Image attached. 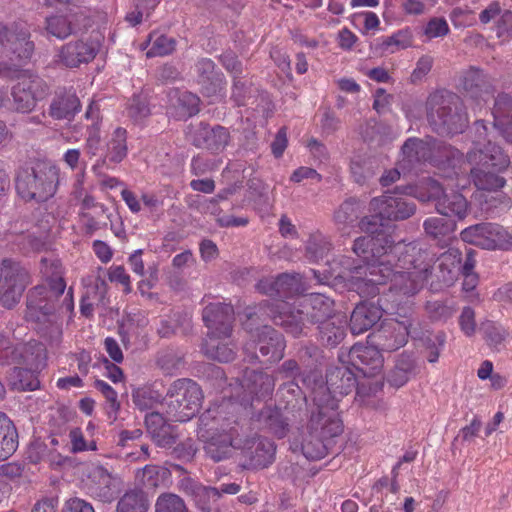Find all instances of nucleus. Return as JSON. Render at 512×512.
I'll list each match as a JSON object with an SVG mask.
<instances>
[{
  "label": "nucleus",
  "mask_w": 512,
  "mask_h": 512,
  "mask_svg": "<svg viewBox=\"0 0 512 512\" xmlns=\"http://www.w3.org/2000/svg\"><path fill=\"white\" fill-rule=\"evenodd\" d=\"M358 237L353 244L354 253L366 263L353 269L341 268L349 264V258L341 256L328 269L312 270L314 277L325 283L330 279L341 280L350 291L361 297H374L380 293V286L391 282V291L403 294H416L423 287L431 273L432 259L417 242H395L384 229Z\"/></svg>",
  "instance_id": "obj_1"
},
{
  "label": "nucleus",
  "mask_w": 512,
  "mask_h": 512,
  "mask_svg": "<svg viewBox=\"0 0 512 512\" xmlns=\"http://www.w3.org/2000/svg\"><path fill=\"white\" fill-rule=\"evenodd\" d=\"M198 439L205 456L213 462L232 457L235 450L247 449L253 441L246 435V420L239 417L231 402H221L207 409L200 417Z\"/></svg>",
  "instance_id": "obj_2"
},
{
  "label": "nucleus",
  "mask_w": 512,
  "mask_h": 512,
  "mask_svg": "<svg viewBox=\"0 0 512 512\" xmlns=\"http://www.w3.org/2000/svg\"><path fill=\"white\" fill-rule=\"evenodd\" d=\"M40 273L45 284L34 287V331L45 342L52 343L62 336L57 305L66 289V282L61 261L54 257L43 258Z\"/></svg>",
  "instance_id": "obj_3"
},
{
  "label": "nucleus",
  "mask_w": 512,
  "mask_h": 512,
  "mask_svg": "<svg viewBox=\"0 0 512 512\" xmlns=\"http://www.w3.org/2000/svg\"><path fill=\"white\" fill-rule=\"evenodd\" d=\"M474 130V148L467 153L466 161L461 157L456 166L467 168L468 177L477 189L497 191L506 181L495 172H501L509 166V156L488 138V128L483 120L475 121Z\"/></svg>",
  "instance_id": "obj_4"
},
{
  "label": "nucleus",
  "mask_w": 512,
  "mask_h": 512,
  "mask_svg": "<svg viewBox=\"0 0 512 512\" xmlns=\"http://www.w3.org/2000/svg\"><path fill=\"white\" fill-rule=\"evenodd\" d=\"M260 309L265 310L274 324L281 326L286 333L294 337L303 334L306 327L305 318L319 326L336 317L334 301L322 293H312L306 296L297 305L287 301H278L275 304H263Z\"/></svg>",
  "instance_id": "obj_5"
},
{
  "label": "nucleus",
  "mask_w": 512,
  "mask_h": 512,
  "mask_svg": "<svg viewBox=\"0 0 512 512\" xmlns=\"http://www.w3.org/2000/svg\"><path fill=\"white\" fill-rule=\"evenodd\" d=\"M319 403V410L313 409L302 441V452L309 460L324 458L335 437L343 432V422L333 399Z\"/></svg>",
  "instance_id": "obj_6"
},
{
  "label": "nucleus",
  "mask_w": 512,
  "mask_h": 512,
  "mask_svg": "<svg viewBox=\"0 0 512 512\" xmlns=\"http://www.w3.org/2000/svg\"><path fill=\"white\" fill-rule=\"evenodd\" d=\"M443 183L429 179L426 182L429 191V200L435 201V207L438 213L446 217H454L457 220H463L469 213V203L467 199L459 192L470 184L468 170L466 167H457L454 164L449 169H444Z\"/></svg>",
  "instance_id": "obj_7"
},
{
  "label": "nucleus",
  "mask_w": 512,
  "mask_h": 512,
  "mask_svg": "<svg viewBox=\"0 0 512 512\" xmlns=\"http://www.w3.org/2000/svg\"><path fill=\"white\" fill-rule=\"evenodd\" d=\"M462 153L433 138L426 140L408 138L401 149V159L398 165L403 174L416 171L422 164L429 162L435 166L444 165L449 169L459 162Z\"/></svg>",
  "instance_id": "obj_8"
},
{
  "label": "nucleus",
  "mask_w": 512,
  "mask_h": 512,
  "mask_svg": "<svg viewBox=\"0 0 512 512\" xmlns=\"http://www.w3.org/2000/svg\"><path fill=\"white\" fill-rule=\"evenodd\" d=\"M427 118L438 134H457L469 119L460 97L449 91H436L427 99Z\"/></svg>",
  "instance_id": "obj_9"
},
{
  "label": "nucleus",
  "mask_w": 512,
  "mask_h": 512,
  "mask_svg": "<svg viewBox=\"0 0 512 512\" xmlns=\"http://www.w3.org/2000/svg\"><path fill=\"white\" fill-rule=\"evenodd\" d=\"M31 47L26 43L25 48L13 51L9 62L0 64V76L20 80L12 87V99L14 108L21 113L30 112L32 101L31 75L28 68L30 64Z\"/></svg>",
  "instance_id": "obj_10"
},
{
  "label": "nucleus",
  "mask_w": 512,
  "mask_h": 512,
  "mask_svg": "<svg viewBox=\"0 0 512 512\" xmlns=\"http://www.w3.org/2000/svg\"><path fill=\"white\" fill-rule=\"evenodd\" d=\"M371 216L363 217L359 227L363 232L375 233L384 229L383 220L401 221L410 218L416 211L413 201L394 194H383L369 203Z\"/></svg>",
  "instance_id": "obj_11"
},
{
  "label": "nucleus",
  "mask_w": 512,
  "mask_h": 512,
  "mask_svg": "<svg viewBox=\"0 0 512 512\" xmlns=\"http://www.w3.org/2000/svg\"><path fill=\"white\" fill-rule=\"evenodd\" d=\"M415 294H403L391 291L383 292L377 303L361 302L352 311L350 317V330L354 335H360L372 328L382 317L383 313H393L403 302L404 298Z\"/></svg>",
  "instance_id": "obj_12"
},
{
  "label": "nucleus",
  "mask_w": 512,
  "mask_h": 512,
  "mask_svg": "<svg viewBox=\"0 0 512 512\" xmlns=\"http://www.w3.org/2000/svg\"><path fill=\"white\" fill-rule=\"evenodd\" d=\"M167 414L176 422H187L199 412L203 393L193 380L183 378L173 382L168 391Z\"/></svg>",
  "instance_id": "obj_13"
},
{
  "label": "nucleus",
  "mask_w": 512,
  "mask_h": 512,
  "mask_svg": "<svg viewBox=\"0 0 512 512\" xmlns=\"http://www.w3.org/2000/svg\"><path fill=\"white\" fill-rule=\"evenodd\" d=\"M275 388V379L272 375L256 370L245 369L241 380H236L233 394L228 400L237 407V414L240 410H247L252 406L254 400H262L270 397Z\"/></svg>",
  "instance_id": "obj_14"
},
{
  "label": "nucleus",
  "mask_w": 512,
  "mask_h": 512,
  "mask_svg": "<svg viewBox=\"0 0 512 512\" xmlns=\"http://www.w3.org/2000/svg\"><path fill=\"white\" fill-rule=\"evenodd\" d=\"M354 389L359 393V382L355 372L345 365L332 367L326 373V384H316L312 390L314 408L319 410V403L325 404L328 402L327 399H333L338 406L339 397L350 394Z\"/></svg>",
  "instance_id": "obj_15"
},
{
  "label": "nucleus",
  "mask_w": 512,
  "mask_h": 512,
  "mask_svg": "<svg viewBox=\"0 0 512 512\" xmlns=\"http://www.w3.org/2000/svg\"><path fill=\"white\" fill-rule=\"evenodd\" d=\"M256 288L260 293L278 299L267 300L259 303L257 306V312L247 314L248 319H252L253 315L257 314H259L260 317L271 319L265 310L260 309L263 304L268 303L269 305H272L278 301H285L284 299L291 298L305 291L303 277L299 273H282L277 277L263 278L257 283Z\"/></svg>",
  "instance_id": "obj_16"
},
{
  "label": "nucleus",
  "mask_w": 512,
  "mask_h": 512,
  "mask_svg": "<svg viewBox=\"0 0 512 512\" xmlns=\"http://www.w3.org/2000/svg\"><path fill=\"white\" fill-rule=\"evenodd\" d=\"M29 281V271L19 262L3 259L0 262V304L8 309L15 307L21 301Z\"/></svg>",
  "instance_id": "obj_17"
},
{
  "label": "nucleus",
  "mask_w": 512,
  "mask_h": 512,
  "mask_svg": "<svg viewBox=\"0 0 512 512\" xmlns=\"http://www.w3.org/2000/svg\"><path fill=\"white\" fill-rule=\"evenodd\" d=\"M460 237L465 243L482 249H512V235L497 223L483 222L471 225L461 231Z\"/></svg>",
  "instance_id": "obj_18"
},
{
  "label": "nucleus",
  "mask_w": 512,
  "mask_h": 512,
  "mask_svg": "<svg viewBox=\"0 0 512 512\" xmlns=\"http://www.w3.org/2000/svg\"><path fill=\"white\" fill-rule=\"evenodd\" d=\"M250 334L253 339L244 345V352L251 360L258 359L256 349L266 362H278L284 357L286 341L273 327L263 325L257 328L255 333L250 330Z\"/></svg>",
  "instance_id": "obj_19"
},
{
  "label": "nucleus",
  "mask_w": 512,
  "mask_h": 512,
  "mask_svg": "<svg viewBox=\"0 0 512 512\" xmlns=\"http://www.w3.org/2000/svg\"><path fill=\"white\" fill-rule=\"evenodd\" d=\"M459 89L473 110H481L495 93L493 79L475 66H470L461 73Z\"/></svg>",
  "instance_id": "obj_20"
},
{
  "label": "nucleus",
  "mask_w": 512,
  "mask_h": 512,
  "mask_svg": "<svg viewBox=\"0 0 512 512\" xmlns=\"http://www.w3.org/2000/svg\"><path fill=\"white\" fill-rule=\"evenodd\" d=\"M411 327L412 321L409 318L401 321L385 320L379 328L368 335L367 342L376 345L381 351H396L407 343L410 335L413 337Z\"/></svg>",
  "instance_id": "obj_21"
},
{
  "label": "nucleus",
  "mask_w": 512,
  "mask_h": 512,
  "mask_svg": "<svg viewBox=\"0 0 512 512\" xmlns=\"http://www.w3.org/2000/svg\"><path fill=\"white\" fill-rule=\"evenodd\" d=\"M83 485L89 496L104 503L112 502L118 491L117 479L100 465L88 468Z\"/></svg>",
  "instance_id": "obj_22"
},
{
  "label": "nucleus",
  "mask_w": 512,
  "mask_h": 512,
  "mask_svg": "<svg viewBox=\"0 0 512 512\" xmlns=\"http://www.w3.org/2000/svg\"><path fill=\"white\" fill-rule=\"evenodd\" d=\"M189 138L193 146L213 154L224 151L231 141L228 128L221 125L211 126L204 122L191 129Z\"/></svg>",
  "instance_id": "obj_23"
},
{
  "label": "nucleus",
  "mask_w": 512,
  "mask_h": 512,
  "mask_svg": "<svg viewBox=\"0 0 512 512\" xmlns=\"http://www.w3.org/2000/svg\"><path fill=\"white\" fill-rule=\"evenodd\" d=\"M31 356L32 347L29 341L18 344L11 350V363L13 364V368L9 374V383L13 389L18 391L31 390Z\"/></svg>",
  "instance_id": "obj_24"
},
{
  "label": "nucleus",
  "mask_w": 512,
  "mask_h": 512,
  "mask_svg": "<svg viewBox=\"0 0 512 512\" xmlns=\"http://www.w3.org/2000/svg\"><path fill=\"white\" fill-rule=\"evenodd\" d=\"M60 168L49 159L34 162V200L47 201L52 198L59 185Z\"/></svg>",
  "instance_id": "obj_25"
},
{
  "label": "nucleus",
  "mask_w": 512,
  "mask_h": 512,
  "mask_svg": "<svg viewBox=\"0 0 512 512\" xmlns=\"http://www.w3.org/2000/svg\"><path fill=\"white\" fill-rule=\"evenodd\" d=\"M349 360L358 373L367 378L378 375L383 368L381 350L368 342L366 345H353L349 351Z\"/></svg>",
  "instance_id": "obj_26"
},
{
  "label": "nucleus",
  "mask_w": 512,
  "mask_h": 512,
  "mask_svg": "<svg viewBox=\"0 0 512 512\" xmlns=\"http://www.w3.org/2000/svg\"><path fill=\"white\" fill-rule=\"evenodd\" d=\"M202 319L208 328V336H231L234 321V309L231 304L217 302L206 305Z\"/></svg>",
  "instance_id": "obj_27"
},
{
  "label": "nucleus",
  "mask_w": 512,
  "mask_h": 512,
  "mask_svg": "<svg viewBox=\"0 0 512 512\" xmlns=\"http://www.w3.org/2000/svg\"><path fill=\"white\" fill-rule=\"evenodd\" d=\"M98 53V45L89 40L78 39L62 45L57 54V62L67 68H78L93 61Z\"/></svg>",
  "instance_id": "obj_28"
},
{
  "label": "nucleus",
  "mask_w": 512,
  "mask_h": 512,
  "mask_svg": "<svg viewBox=\"0 0 512 512\" xmlns=\"http://www.w3.org/2000/svg\"><path fill=\"white\" fill-rule=\"evenodd\" d=\"M246 435L253 441V444L247 449H240V451L249 458L250 466L255 469H263L271 465L275 459V444L267 438H260L256 433H252L251 423L248 422H246Z\"/></svg>",
  "instance_id": "obj_29"
},
{
  "label": "nucleus",
  "mask_w": 512,
  "mask_h": 512,
  "mask_svg": "<svg viewBox=\"0 0 512 512\" xmlns=\"http://www.w3.org/2000/svg\"><path fill=\"white\" fill-rule=\"evenodd\" d=\"M147 432L154 443L161 448H171L178 439L177 427L170 424L162 414L151 412L145 416Z\"/></svg>",
  "instance_id": "obj_30"
},
{
  "label": "nucleus",
  "mask_w": 512,
  "mask_h": 512,
  "mask_svg": "<svg viewBox=\"0 0 512 512\" xmlns=\"http://www.w3.org/2000/svg\"><path fill=\"white\" fill-rule=\"evenodd\" d=\"M83 15L80 12H68L63 15H53L46 18L47 33L59 40H64L80 30Z\"/></svg>",
  "instance_id": "obj_31"
},
{
  "label": "nucleus",
  "mask_w": 512,
  "mask_h": 512,
  "mask_svg": "<svg viewBox=\"0 0 512 512\" xmlns=\"http://www.w3.org/2000/svg\"><path fill=\"white\" fill-rule=\"evenodd\" d=\"M494 129L512 143V98L506 93L499 94L492 110Z\"/></svg>",
  "instance_id": "obj_32"
},
{
  "label": "nucleus",
  "mask_w": 512,
  "mask_h": 512,
  "mask_svg": "<svg viewBox=\"0 0 512 512\" xmlns=\"http://www.w3.org/2000/svg\"><path fill=\"white\" fill-rule=\"evenodd\" d=\"M168 99L170 108L174 110L171 114L179 118L186 119L199 112L200 99L189 91L170 90Z\"/></svg>",
  "instance_id": "obj_33"
},
{
  "label": "nucleus",
  "mask_w": 512,
  "mask_h": 512,
  "mask_svg": "<svg viewBox=\"0 0 512 512\" xmlns=\"http://www.w3.org/2000/svg\"><path fill=\"white\" fill-rule=\"evenodd\" d=\"M255 421L259 428L267 429L277 438L285 437L288 432V417L282 413L281 408L264 407Z\"/></svg>",
  "instance_id": "obj_34"
},
{
  "label": "nucleus",
  "mask_w": 512,
  "mask_h": 512,
  "mask_svg": "<svg viewBox=\"0 0 512 512\" xmlns=\"http://www.w3.org/2000/svg\"><path fill=\"white\" fill-rule=\"evenodd\" d=\"M108 286L104 279L97 277L93 286L89 287L80 300V313L92 318L94 308L106 304Z\"/></svg>",
  "instance_id": "obj_35"
},
{
  "label": "nucleus",
  "mask_w": 512,
  "mask_h": 512,
  "mask_svg": "<svg viewBox=\"0 0 512 512\" xmlns=\"http://www.w3.org/2000/svg\"><path fill=\"white\" fill-rule=\"evenodd\" d=\"M19 446L18 432L13 421L0 412V462L9 459Z\"/></svg>",
  "instance_id": "obj_36"
},
{
  "label": "nucleus",
  "mask_w": 512,
  "mask_h": 512,
  "mask_svg": "<svg viewBox=\"0 0 512 512\" xmlns=\"http://www.w3.org/2000/svg\"><path fill=\"white\" fill-rule=\"evenodd\" d=\"M81 103L75 92L65 91L51 103L49 114L54 119H71L80 111Z\"/></svg>",
  "instance_id": "obj_37"
},
{
  "label": "nucleus",
  "mask_w": 512,
  "mask_h": 512,
  "mask_svg": "<svg viewBox=\"0 0 512 512\" xmlns=\"http://www.w3.org/2000/svg\"><path fill=\"white\" fill-rule=\"evenodd\" d=\"M346 324V317L338 315L318 326L322 343L330 347L341 343L346 335Z\"/></svg>",
  "instance_id": "obj_38"
},
{
  "label": "nucleus",
  "mask_w": 512,
  "mask_h": 512,
  "mask_svg": "<svg viewBox=\"0 0 512 512\" xmlns=\"http://www.w3.org/2000/svg\"><path fill=\"white\" fill-rule=\"evenodd\" d=\"M128 132L125 128L117 127L113 130L106 143V158L115 164L121 163L128 154Z\"/></svg>",
  "instance_id": "obj_39"
},
{
  "label": "nucleus",
  "mask_w": 512,
  "mask_h": 512,
  "mask_svg": "<svg viewBox=\"0 0 512 512\" xmlns=\"http://www.w3.org/2000/svg\"><path fill=\"white\" fill-rule=\"evenodd\" d=\"M461 261L462 253L455 248L448 249L438 257V269L444 283L449 284L456 279L460 271Z\"/></svg>",
  "instance_id": "obj_40"
},
{
  "label": "nucleus",
  "mask_w": 512,
  "mask_h": 512,
  "mask_svg": "<svg viewBox=\"0 0 512 512\" xmlns=\"http://www.w3.org/2000/svg\"><path fill=\"white\" fill-rule=\"evenodd\" d=\"M229 337L221 336H208V339L203 345V350L208 358L217 360L219 362H229L235 357V350L224 343L223 340Z\"/></svg>",
  "instance_id": "obj_41"
},
{
  "label": "nucleus",
  "mask_w": 512,
  "mask_h": 512,
  "mask_svg": "<svg viewBox=\"0 0 512 512\" xmlns=\"http://www.w3.org/2000/svg\"><path fill=\"white\" fill-rule=\"evenodd\" d=\"M479 331L486 344L496 351H499L504 346V342L509 337V331L505 327L491 320L482 322Z\"/></svg>",
  "instance_id": "obj_42"
},
{
  "label": "nucleus",
  "mask_w": 512,
  "mask_h": 512,
  "mask_svg": "<svg viewBox=\"0 0 512 512\" xmlns=\"http://www.w3.org/2000/svg\"><path fill=\"white\" fill-rule=\"evenodd\" d=\"M149 500L141 489H131L119 499L117 503V512H147Z\"/></svg>",
  "instance_id": "obj_43"
},
{
  "label": "nucleus",
  "mask_w": 512,
  "mask_h": 512,
  "mask_svg": "<svg viewBox=\"0 0 512 512\" xmlns=\"http://www.w3.org/2000/svg\"><path fill=\"white\" fill-rule=\"evenodd\" d=\"M147 47H149L146 52L148 58L162 57L171 54L175 50L176 41L174 38L153 31L149 34L145 43V48Z\"/></svg>",
  "instance_id": "obj_44"
},
{
  "label": "nucleus",
  "mask_w": 512,
  "mask_h": 512,
  "mask_svg": "<svg viewBox=\"0 0 512 512\" xmlns=\"http://www.w3.org/2000/svg\"><path fill=\"white\" fill-rule=\"evenodd\" d=\"M332 249L330 240L321 232L310 234L306 243V257L309 261L318 263L326 258Z\"/></svg>",
  "instance_id": "obj_45"
},
{
  "label": "nucleus",
  "mask_w": 512,
  "mask_h": 512,
  "mask_svg": "<svg viewBox=\"0 0 512 512\" xmlns=\"http://www.w3.org/2000/svg\"><path fill=\"white\" fill-rule=\"evenodd\" d=\"M423 227L429 237L439 242H444L451 238V234L455 231L456 224L442 217H429L424 221Z\"/></svg>",
  "instance_id": "obj_46"
},
{
  "label": "nucleus",
  "mask_w": 512,
  "mask_h": 512,
  "mask_svg": "<svg viewBox=\"0 0 512 512\" xmlns=\"http://www.w3.org/2000/svg\"><path fill=\"white\" fill-rule=\"evenodd\" d=\"M413 36L409 29H401L390 36L378 39V46L383 53L393 54L412 45Z\"/></svg>",
  "instance_id": "obj_47"
},
{
  "label": "nucleus",
  "mask_w": 512,
  "mask_h": 512,
  "mask_svg": "<svg viewBox=\"0 0 512 512\" xmlns=\"http://www.w3.org/2000/svg\"><path fill=\"white\" fill-rule=\"evenodd\" d=\"M137 478L149 488H156L164 484L171 476L169 469L159 465H146L137 472Z\"/></svg>",
  "instance_id": "obj_48"
},
{
  "label": "nucleus",
  "mask_w": 512,
  "mask_h": 512,
  "mask_svg": "<svg viewBox=\"0 0 512 512\" xmlns=\"http://www.w3.org/2000/svg\"><path fill=\"white\" fill-rule=\"evenodd\" d=\"M279 391L282 394L283 398H286L285 393L291 395V398L284 400L285 405L283 409L286 414H293L296 407H298V409L300 410L303 405H306V396L302 395V391L296 383H286L280 387Z\"/></svg>",
  "instance_id": "obj_49"
},
{
  "label": "nucleus",
  "mask_w": 512,
  "mask_h": 512,
  "mask_svg": "<svg viewBox=\"0 0 512 512\" xmlns=\"http://www.w3.org/2000/svg\"><path fill=\"white\" fill-rule=\"evenodd\" d=\"M155 512H189L185 501L174 493H162L155 503Z\"/></svg>",
  "instance_id": "obj_50"
},
{
  "label": "nucleus",
  "mask_w": 512,
  "mask_h": 512,
  "mask_svg": "<svg viewBox=\"0 0 512 512\" xmlns=\"http://www.w3.org/2000/svg\"><path fill=\"white\" fill-rule=\"evenodd\" d=\"M359 203L355 199L345 200L334 213L337 224L349 225L358 219Z\"/></svg>",
  "instance_id": "obj_51"
},
{
  "label": "nucleus",
  "mask_w": 512,
  "mask_h": 512,
  "mask_svg": "<svg viewBox=\"0 0 512 512\" xmlns=\"http://www.w3.org/2000/svg\"><path fill=\"white\" fill-rule=\"evenodd\" d=\"M350 171L355 182L362 184L373 174L372 161L364 156H355L350 163Z\"/></svg>",
  "instance_id": "obj_52"
},
{
  "label": "nucleus",
  "mask_w": 512,
  "mask_h": 512,
  "mask_svg": "<svg viewBox=\"0 0 512 512\" xmlns=\"http://www.w3.org/2000/svg\"><path fill=\"white\" fill-rule=\"evenodd\" d=\"M133 403L140 410L152 409L160 401V394L149 388H137L132 394Z\"/></svg>",
  "instance_id": "obj_53"
},
{
  "label": "nucleus",
  "mask_w": 512,
  "mask_h": 512,
  "mask_svg": "<svg viewBox=\"0 0 512 512\" xmlns=\"http://www.w3.org/2000/svg\"><path fill=\"white\" fill-rule=\"evenodd\" d=\"M31 176H32V168L29 164L18 169L15 178V187L18 195L24 201L32 200V191H31Z\"/></svg>",
  "instance_id": "obj_54"
},
{
  "label": "nucleus",
  "mask_w": 512,
  "mask_h": 512,
  "mask_svg": "<svg viewBox=\"0 0 512 512\" xmlns=\"http://www.w3.org/2000/svg\"><path fill=\"white\" fill-rule=\"evenodd\" d=\"M450 32L449 25L443 17H432L423 27V35L427 40L443 38Z\"/></svg>",
  "instance_id": "obj_55"
},
{
  "label": "nucleus",
  "mask_w": 512,
  "mask_h": 512,
  "mask_svg": "<svg viewBox=\"0 0 512 512\" xmlns=\"http://www.w3.org/2000/svg\"><path fill=\"white\" fill-rule=\"evenodd\" d=\"M222 161L220 159L208 158L202 154L194 156L191 160V173L196 176L215 171L219 168Z\"/></svg>",
  "instance_id": "obj_56"
},
{
  "label": "nucleus",
  "mask_w": 512,
  "mask_h": 512,
  "mask_svg": "<svg viewBox=\"0 0 512 512\" xmlns=\"http://www.w3.org/2000/svg\"><path fill=\"white\" fill-rule=\"evenodd\" d=\"M449 16L455 28L471 27L476 23L475 14L468 6L455 7Z\"/></svg>",
  "instance_id": "obj_57"
},
{
  "label": "nucleus",
  "mask_w": 512,
  "mask_h": 512,
  "mask_svg": "<svg viewBox=\"0 0 512 512\" xmlns=\"http://www.w3.org/2000/svg\"><path fill=\"white\" fill-rule=\"evenodd\" d=\"M219 497L220 493L217 488L202 487L196 492V505L201 510V512H211L212 502H216Z\"/></svg>",
  "instance_id": "obj_58"
},
{
  "label": "nucleus",
  "mask_w": 512,
  "mask_h": 512,
  "mask_svg": "<svg viewBox=\"0 0 512 512\" xmlns=\"http://www.w3.org/2000/svg\"><path fill=\"white\" fill-rule=\"evenodd\" d=\"M128 115L135 121L141 122L150 115V108L144 97L134 95L128 106Z\"/></svg>",
  "instance_id": "obj_59"
},
{
  "label": "nucleus",
  "mask_w": 512,
  "mask_h": 512,
  "mask_svg": "<svg viewBox=\"0 0 512 512\" xmlns=\"http://www.w3.org/2000/svg\"><path fill=\"white\" fill-rule=\"evenodd\" d=\"M496 36L502 41L507 42L512 39V11L505 10L497 19L495 25Z\"/></svg>",
  "instance_id": "obj_60"
},
{
  "label": "nucleus",
  "mask_w": 512,
  "mask_h": 512,
  "mask_svg": "<svg viewBox=\"0 0 512 512\" xmlns=\"http://www.w3.org/2000/svg\"><path fill=\"white\" fill-rule=\"evenodd\" d=\"M199 83L202 85V94L215 100L222 97V92L226 86L224 75H216L213 79L206 80V83Z\"/></svg>",
  "instance_id": "obj_61"
},
{
  "label": "nucleus",
  "mask_w": 512,
  "mask_h": 512,
  "mask_svg": "<svg viewBox=\"0 0 512 512\" xmlns=\"http://www.w3.org/2000/svg\"><path fill=\"white\" fill-rule=\"evenodd\" d=\"M69 439L71 442V452L79 453L88 450H96V443L92 441L90 444L85 440L84 434L80 428H73L69 432Z\"/></svg>",
  "instance_id": "obj_62"
},
{
  "label": "nucleus",
  "mask_w": 512,
  "mask_h": 512,
  "mask_svg": "<svg viewBox=\"0 0 512 512\" xmlns=\"http://www.w3.org/2000/svg\"><path fill=\"white\" fill-rule=\"evenodd\" d=\"M94 387L105 397L111 411L117 413L120 409V402L118 401V394L114 388L100 379L95 380Z\"/></svg>",
  "instance_id": "obj_63"
},
{
  "label": "nucleus",
  "mask_w": 512,
  "mask_h": 512,
  "mask_svg": "<svg viewBox=\"0 0 512 512\" xmlns=\"http://www.w3.org/2000/svg\"><path fill=\"white\" fill-rule=\"evenodd\" d=\"M401 10L407 15H421L425 13L429 6L434 4V0H396Z\"/></svg>",
  "instance_id": "obj_64"
}]
</instances>
